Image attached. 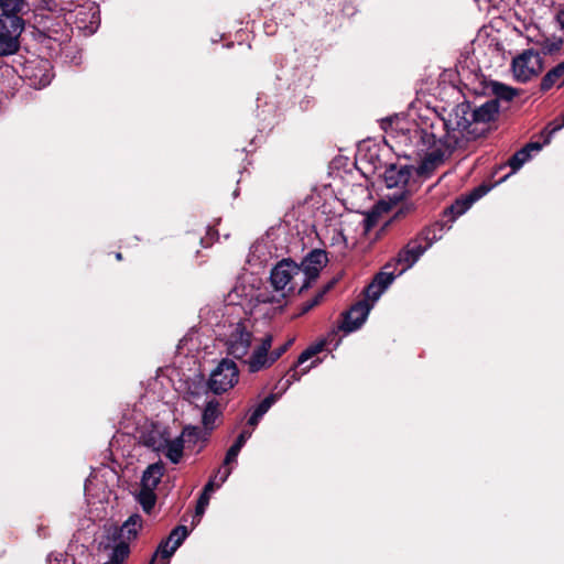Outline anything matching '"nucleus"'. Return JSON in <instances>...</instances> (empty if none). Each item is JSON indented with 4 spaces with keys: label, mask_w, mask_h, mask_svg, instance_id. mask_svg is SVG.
Segmentation results:
<instances>
[{
    "label": "nucleus",
    "mask_w": 564,
    "mask_h": 564,
    "mask_svg": "<svg viewBox=\"0 0 564 564\" xmlns=\"http://www.w3.org/2000/svg\"><path fill=\"white\" fill-rule=\"evenodd\" d=\"M176 550L177 549L175 546H173V545L170 546L169 541L163 540L159 544L158 550L154 553L153 557L155 560L158 556H161L164 560H169L175 553Z\"/></svg>",
    "instance_id": "obj_29"
},
{
    "label": "nucleus",
    "mask_w": 564,
    "mask_h": 564,
    "mask_svg": "<svg viewBox=\"0 0 564 564\" xmlns=\"http://www.w3.org/2000/svg\"><path fill=\"white\" fill-rule=\"evenodd\" d=\"M24 20L17 14H0V56L15 54L20 48V36Z\"/></svg>",
    "instance_id": "obj_6"
},
{
    "label": "nucleus",
    "mask_w": 564,
    "mask_h": 564,
    "mask_svg": "<svg viewBox=\"0 0 564 564\" xmlns=\"http://www.w3.org/2000/svg\"><path fill=\"white\" fill-rule=\"evenodd\" d=\"M239 370L235 361L223 359L210 372L207 387L214 394L227 392L238 382Z\"/></svg>",
    "instance_id": "obj_7"
},
{
    "label": "nucleus",
    "mask_w": 564,
    "mask_h": 564,
    "mask_svg": "<svg viewBox=\"0 0 564 564\" xmlns=\"http://www.w3.org/2000/svg\"><path fill=\"white\" fill-rule=\"evenodd\" d=\"M164 474V466L161 463H154L148 466V468L143 471L141 478V487L145 489L155 490L158 485L161 481V478Z\"/></svg>",
    "instance_id": "obj_17"
},
{
    "label": "nucleus",
    "mask_w": 564,
    "mask_h": 564,
    "mask_svg": "<svg viewBox=\"0 0 564 564\" xmlns=\"http://www.w3.org/2000/svg\"><path fill=\"white\" fill-rule=\"evenodd\" d=\"M371 308L372 304H369L367 301H360L354 304L345 314L341 329L351 333L360 328L366 322Z\"/></svg>",
    "instance_id": "obj_11"
},
{
    "label": "nucleus",
    "mask_w": 564,
    "mask_h": 564,
    "mask_svg": "<svg viewBox=\"0 0 564 564\" xmlns=\"http://www.w3.org/2000/svg\"><path fill=\"white\" fill-rule=\"evenodd\" d=\"M263 315H252L251 310L249 316L239 318L225 325V332L221 334L227 354L236 359L243 361L252 354L251 348L254 344V321Z\"/></svg>",
    "instance_id": "obj_4"
},
{
    "label": "nucleus",
    "mask_w": 564,
    "mask_h": 564,
    "mask_svg": "<svg viewBox=\"0 0 564 564\" xmlns=\"http://www.w3.org/2000/svg\"><path fill=\"white\" fill-rule=\"evenodd\" d=\"M556 20L560 24L561 30L564 31V9L557 13Z\"/></svg>",
    "instance_id": "obj_40"
},
{
    "label": "nucleus",
    "mask_w": 564,
    "mask_h": 564,
    "mask_svg": "<svg viewBox=\"0 0 564 564\" xmlns=\"http://www.w3.org/2000/svg\"><path fill=\"white\" fill-rule=\"evenodd\" d=\"M416 209V206L413 202L405 200L399 207V209L394 214V218L403 217L409 214H412Z\"/></svg>",
    "instance_id": "obj_34"
},
{
    "label": "nucleus",
    "mask_w": 564,
    "mask_h": 564,
    "mask_svg": "<svg viewBox=\"0 0 564 564\" xmlns=\"http://www.w3.org/2000/svg\"><path fill=\"white\" fill-rule=\"evenodd\" d=\"M25 4L24 0H0L1 14H19Z\"/></svg>",
    "instance_id": "obj_27"
},
{
    "label": "nucleus",
    "mask_w": 564,
    "mask_h": 564,
    "mask_svg": "<svg viewBox=\"0 0 564 564\" xmlns=\"http://www.w3.org/2000/svg\"><path fill=\"white\" fill-rule=\"evenodd\" d=\"M382 286H379L378 283L373 280L366 289V297L368 300H371L372 302H376L379 300V297L383 293Z\"/></svg>",
    "instance_id": "obj_31"
},
{
    "label": "nucleus",
    "mask_w": 564,
    "mask_h": 564,
    "mask_svg": "<svg viewBox=\"0 0 564 564\" xmlns=\"http://www.w3.org/2000/svg\"><path fill=\"white\" fill-rule=\"evenodd\" d=\"M217 488V484L215 482V478H212L204 487L203 494L208 495L210 497L212 492Z\"/></svg>",
    "instance_id": "obj_38"
},
{
    "label": "nucleus",
    "mask_w": 564,
    "mask_h": 564,
    "mask_svg": "<svg viewBox=\"0 0 564 564\" xmlns=\"http://www.w3.org/2000/svg\"><path fill=\"white\" fill-rule=\"evenodd\" d=\"M251 437V432L249 431H242L235 443L229 447V449L226 453V457L224 460L225 465L230 464L231 462H235L237 456L239 455L241 448L246 444V442Z\"/></svg>",
    "instance_id": "obj_22"
},
{
    "label": "nucleus",
    "mask_w": 564,
    "mask_h": 564,
    "mask_svg": "<svg viewBox=\"0 0 564 564\" xmlns=\"http://www.w3.org/2000/svg\"><path fill=\"white\" fill-rule=\"evenodd\" d=\"M276 395L270 394L267 398H264L254 409V411L251 413L248 424L251 426H256L261 417L269 411V409L275 403Z\"/></svg>",
    "instance_id": "obj_21"
},
{
    "label": "nucleus",
    "mask_w": 564,
    "mask_h": 564,
    "mask_svg": "<svg viewBox=\"0 0 564 564\" xmlns=\"http://www.w3.org/2000/svg\"><path fill=\"white\" fill-rule=\"evenodd\" d=\"M110 550L109 561L105 564H123L130 553L129 543L122 539L112 536L111 542L105 545V550Z\"/></svg>",
    "instance_id": "obj_15"
},
{
    "label": "nucleus",
    "mask_w": 564,
    "mask_h": 564,
    "mask_svg": "<svg viewBox=\"0 0 564 564\" xmlns=\"http://www.w3.org/2000/svg\"><path fill=\"white\" fill-rule=\"evenodd\" d=\"M270 280L275 293L262 290L252 295L250 300L252 315H263L264 318H271L282 310L289 292H302L306 289L302 288V282H304L303 270H300L299 264L289 259L280 261L271 270Z\"/></svg>",
    "instance_id": "obj_2"
},
{
    "label": "nucleus",
    "mask_w": 564,
    "mask_h": 564,
    "mask_svg": "<svg viewBox=\"0 0 564 564\" xmlns=\"http://www.w3.org/2000/svg\"><path fill=\"white\" fill-rule=\"evenodd\" d=\"M294 339H289L283 345L271 349L273 337L271 334H265L257 341L252 354L245 364L248 367L249 372H258L263 369L270 368L276 360H279L293 344Z\"/></svg>",
    "instance_id": "obj_5"
},
{
    "label": "nucleus",
    "mask_w": 564,
    "mask_h": 564,
    "mask_svg": "<svg viewBox=\"0 0 564 564\" xmlns=\"http://www.w3.org/2000/svg\"><path fill=\"white\" fill-rule=\"evenodd\" d=\"M230 474H231L230 468H227L225 470H221V469L217 470V474L214 476V478L216 479L217 476L220 475L219 482L217 484V488H219L227 480V478L229 477Z\"/></svg>",
    "instance_id": "obj_36"
},
{
    "label": "nucleus",
    "mask_w": 564,
    "mask_h": 564,
    "mask_svg": "<svg viewBox=\"0 0 564 564\" xmlns=\"http://www.w3.org/2000/svg\"><path fill=\"white\" fill-rule=\"evenodd\" d=\"M142 527V518L139 514L130 516L113 536L122 539L128 543L137 538L139 530Z\"/></svg>",
    "instance_id": "obj_16"
},
{
    "label": "nucleus",
    "mask_w": 564,
    "mask_h": 564,
    "mask_svg": "<svg viewBox=\"0 0 564 564\" xmlns=\"http://www.w3.org/2000/svg\"><path fill=\"white\" fill-rule=\"evenodd\" d=\"M188 535V530L185 525H177L174 528L169 536L164 541H169V543H173L172 545L178 549L184 540Z\"/></svg>",
    "instance_id": "obj_26"
},
{
    "label": "nucleus",
    "mask_w": 564,
    "mask_h": 564,
    "mask_svg": "<svg viewBox=\"0 0 564 564\" xmlns=\"http://www.w3.org/2000/svg\"><path fill=\"white\" fill-rule=\"evenodd\" d=\"M206 405L203 411L202 423L206 431L215 427V422L220 415L219 403L215 399H206Z\"/></svg>",
    "instance_id": "obj_20"
},
{
    "label": "nucleus",
    "mask_w": 564,
    "mask_h": 564,
    "mask_svg": "<svg viewBox=\"0 0 564 564\" xmlns=\"http://www.w3.org/2000/svg\"><path fill=\"white\" fill-rule=\"evenodd\" d=\"M25 76L29 78L30 85L34 88L41 89L46 87L53 78L50 62L46 59H42L37 62V64L34 67L28 65L25 67Z\"/></svg>",
    "instance_id": "obj_13"
},
{
    "label": "nucleus",
    "mask_w": 564,
    "mask_h": 564,
    "mask_svg": "<svg viewBox=\"0 0 564 564\" xmlns=\"http://www.w3.org/2000/svg\"><path fill=\"white\" fill-rule=\"evenodd\" d=\"M148 445L153 451L164 454V456L173 464L181 462L184 451V440L180 435L171 438L166 431L159 432L158 435H150Z\"/></svg>",
    "instance_id": "obj_9"
},
{
    "label": "nucleus",
    "mask_w": 564,
    "mask_h": 564,
    "mask_svg": "<svg viewBox=\"0 0 564 564\" xmlns=\"http://www.w3.org/2000/svg\"><path fill=\"white\" fill-rule=\"evenodd\" d=\"M395 279V275L391 272H379L375 276V281L378 283L379 286H382L383 291H386L389 285L393 282Z\"/></svg>",
    "instance_id": "obj_32"
},
{
    "label": "nucleus",
    "mask_w": 564,
    "mask_h": 564,
    "mask_svg": "<svg viewBox=\"0 0 564 564\" xmlns=\"http://www.w3.org/2000/svg\"><path fill=\"white\" fill-rule=\"evenodd\" d=\"M209 496L202 492V495L198 498L197 506L195 509V517L200 518L209 503Z\"/></svg>",
    "instance_id": "obj_35"
},
{
    "label": "nucleus",
    "mask_w": 564,
    "mask_h": 564,
    "mask_svg": "<svg viewBox=\"0 0 564 564\" xmlns=\"http://www.w3.org/2000/svg\"><path fill=\"white\" fill-rule=\"evenodd\" d=\"M564 85V62L552 68L545 74L541 82V89L546 91L554 86L562 87Z\"/></svg>",
    "instance_id": "obj_19"
},
{
    "label": "nucleus",
    "mask_w": 564,
    "mask_h": 564,
    "mask_svg": "<svg viewBox=\"0 0 564 564\" xmlns=\"http://www.w3.org/2000/svg\"><path fill=\"white\" fill-rule=\"evenodd\" d=\"M116 258H117V260H121V253H120V252H118V253L116 254Z\"/></svg>",
    "instance_id": "obj_43"
},
{
    "label": "nucleus",
    "mask_w": 564,
    "mask_h": 564,
    "mask_svg": "<svg viewBox=\"0 0 564 564\" xmlns=\"http://www.w3.org/2000/svg\"><path fill=\"white\" fill-rule=\"evenodd\" d=\"M93 19H96V21H91L90 22V31L94 32L96 29H97V23H98V20H99V17H98V12L97 11H94L93 13Z\"/></svg>",
    "instance_id": "obj_41"
},
{
    "label": "nucleus",
    "mask_w": 564,
    "mask_h": 564,
    "mask_svg": "<svg viewBox=\"0 0 564 564\" xmlns=\"http://www.w3.org/2000/svg\"><path fill=\"white\" fill-rule=\"evenodd\" d=\"M137 499H138L139 503L142 506L143 510L147 513H150V511L153 509V507L155 505L156 496H155L154 490H152V489L148 490V489L141 487V489L137 496Z\"/></svg>",
    "instance_id": "obj_24"
},
{
    "label": "nucleus",
    "mask_w": 564,
    "mask_h": 564,
    "mask_svg": "<svg viewBox=\"0 0 564 564\" xmlns=\"http://www.w3.org/2000/svg\"><path fill=\"white\" fill-rule=\"evenodd\" d=\"M513 76L519 83H527L536 77L543 69L540 53L530 48L517 55L511 63Z\"/></svg>",
    "instance_id": "obj_8"
},
{
    "label": "nucleus",
    "mask_w": 564,
    "mask_h": 564,
    "mask_svg": "<svg viewBox=\"0 0 564 564\" xmlns=\"http://www.w3.org/2000/svg\"><path fill=\"white\" fill-rule=\"evenodd\" d=\"M429 247H431V243L423 246L419 240L410 241L397 258L398 263L402 265L400 274L412 268Z\"/></svg>",
    "instance_id": "obj_14"
},
{
    "label": "nucleus",
    "mask_w": 564,
    "mask_h": 564,
    "mask_svg": "<svg viewBox=\"0 0 564 564\" xmlns=\"http://www.w3.org/2000/svg\"><path fill=\"white\" fill-rule=\"evenodd\" d=\"M534 44L541 50L543 54H554L562 47L563 41L557 37L541 36L534 41Z\"/></svg>",
    "instance_id": "obj_23"
},
{
    "label": "nucleus",
    "mask_w": 564,
    "mask_h": 564,
    "mask_svg": "<svg viewBox=\"0 0 564 564\" xmlns=\"http://www.w3.org/2000/svg\"><path fill=\"white\" fill-rule=\"evenodd\" d=\"M322 297V295H317L315 299H313L312 301H310L308 303H305L302 307V314L304 313H307L311 308H313L314 306H316L319 302V299Z\"/></svg>",
    "instance_id": "obj_37"
},
{
    "label": "nucleus",
    "mask_w": 564,
    "mask_h": 564,
    "mask_svg": "<svg viewBox=\"0 0 564 564\" xmlns=\"http://www.w3.org/2000/svg\"><path fill=\"white\" fill-rule=\"evenodd\" d=\"M328 257L326 251L322 249H314L310 251L306 257L303 259L300 270H303L304 282H302V288H308L311 282L314 281L318 275L321 270L327 264Z\"/></svg>",
    "instance_id": "obj_10"
},
{
    "label": "nucleus",
    "mask_w": 564,
    "mask_h": 564,
    "mask_svg": "<svg viewBox=\"0 0 564 564\" xmlns=\"http://www.w3.org/2000/svg\"><path fill=\"white\" fill-rule=\"evenodd\" d=\"M183 437L185 443L196 444L200 438H203V431L198 426H185L180 435Z\"/></svg>",
    "instance_id": "obj_28"
},
{
    "label": "nucleus",
    "mask_w": 564,
    "mask_h": 564,
    "mask_svg": "<svg viewBox=\"0 0 564 564\" xmlns=\"http://www.w3.org/2000/svg\"><path fill=\"white\" fill-rule=\"evenodd\" d=\"M479 195H475L469 200H457L449 207V212L456 216L464 214L471 205L474 200H476Z\"/></svg>",
    "instance_id": "obj_30"
},
{
    "label": "nucleus",
    "mask_w": 564,
    "mask_h": 564,
    "mask_svg": "<svg viewBox=\"0 0 564 564\" xmlns=\"http://www.w3.org/2000/svg\"><path fill=\"white\" fill-rule=\"evenodd\" d=\"M198 397V392L189 391L188 398L191 402H195V399Z\"/></svg>",
    "instance_id": "obj_42"
},
{
    "label": "nucleus",
    "mask_w": 564,
    "mask_h": 564,
    "mask_svg": "<svg viewBox=\"0 0 564 564\" xmlns=\"http://www.w3.org/2000/svg\"><path fill=\"white\" fill-rule=\"evenodd\" d=\"M497 113L496 101H487L476 109L462 102L446 118L422 121L413 134L420 150L426 153L419 172L426 175L437 169L454 150L477 139L482 133L478 126L491 121Z\"/></svg>",
    "instance_id": "obj_1"
},
{
    "label": "nucleus",
    "mask_w": 564,
    "mask_h": 564,
    "mask_svg": "<svg viewBox=\"0 0 564 564\" xmlns=\"http://www.w3.org/2000/svg\"><path fill=\"white\" fill-rule=\"evenodd\" d=\"M495 93L498 97L506 99V100H511L516 96L514 89L507 87L502 84L496 85Z\"/></svg>",
    "instance_id": "obj_33"
},
{
    "label": "nucleus",
    "mask_w": 564,
    "mask_h": 564,
    "mask_svg": "<svg viewBox=\"0 0 564 564\" xmlns=\"http://www.w3.org/2000/svg\"><path fill=\"white\" fill-rule=\"evenodd\" d=\"M542 149V144L539 142H530L519 151H517L510 159L509 165L513 172L520 170L522 165L530 160L531 152H539Z\"/></svg>",
    "instance_id": "obj_18"
},
{
    "label": "nucleus",
    "mask_w": 564,
    "mask_h": 564,
    "mask_svg": "<svg viewBox=\"0 0 564 564\" xmlns=\"http://www.w3.org/2000/svg\"><path fill=\"white\" fill-rule=\"evenodd\" d=\"M388 204L382 200L376 206V209H373L371 213H369L362 218L360 225L364 234H367L377 224V209L388 210Z\"/></svg>",
    "instance_id": "obj_25"
},
{
    "label": "nucleus",
    "mask_w": 564,
    "mask_h": 564,
    "mask_svg": "<svg viewBox=\"0 0 564 564\" xmlns=\"http://www.w3.org/2000/svg\"><path fill=\"white\" fill-rule=\"evenodd\" d=\"M325 347V341L322 340L319 343L313 344L310 347H307L297 358V362L294 369L290 372V380L292 381H299L302 376L307 373L312 368L316 367L321 360L315 359L313 360L308 366L303 367L300 371L296 370L297 367L303 366L306 361L315 357L317 354H319Z\"/></svg>",
    "instance_id": "obj_12"
},
{
    "label": "nucleus",
    "mask_w": 564,
    "mask_h": 564,
    "mask_svg": "<svg viewBox=\"0 0 564 564\" xmlns=\"http://www.w3.org/2000/svg\"><path fill=\"white\" fill-rule=\"evenodd\" d=\"M417 128H420V124H416L414 128L409 129L408 134H403L402 138L404 139V141L410 142V144L414 148V152L419 156H422L420 164L416 167L410 165L390 164L389 166L386 167L383 173V182L388 188H403L400 193H395L392 196H388L389 200L393 204H397L398 202L404 199L406 196L411 195L414 191H416L417 184L413 180L414 175L422 178H427L436 170L434 169L431 173L426 175L419 172L421 165L426 159V153L420 150L413 137Z\"/></svg>",
    "instance_id": "obj_3"
},
{
    "label": "nucleus",
    "mask_w": 564,
    "mask_h": 564,
    "mask_svg": "<svg viewBox=\"0 0 564 564\" xmlns=\"http://www.w3.org/2000/svg\"><path fill=\"white\" fill-rule=\"evenodd\" d=\"M561 120H562L561 123L552 122L550 124V127H551L550 134L555 133L556 131L561 130L564 127V113L561 116Z\"/></svg>",
    "instance_id": "obj_39"
}]
</instances>
